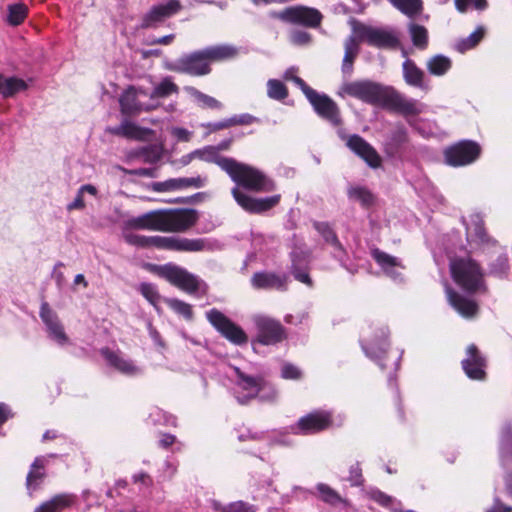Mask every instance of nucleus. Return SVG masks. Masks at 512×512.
I'll use <instances>...</instances> for the list:
<instances>
[{
    "mask_svg": "<svg viewBox=\"0 0 512 512\" xmlns=\"http://www.w3.org/2000/svg\"><path fill=\"white\" fill-rule=\"evenodd\" d=\"M194 155L198 160L216 163L237 185L245 189L254 192H271L276 188L275 182L262 171L232 158L219 156L214 146L194 150Z\"/></svg>",
    "mask_w": 512,
    "mask_h": 512,
    "instance_id": "nucleus-1",
    "label": "nucleus"
},
{
    "mask_svg": "<svg viewBox=\"0 0 512 512\" xmlns=\"http://www.w3.org/2000/svg\"><path fill=\"white\" fill-rule=\"evenodd\" d=\"M198 220L194 209H158L132 217L125 223L127 229L180 233L189 230Z\"/></svg>",
    "mask_w": 512,
    "mask_h": 512,
    "instance_id": "nucleus-2",
    "label": "nucleus"
},
{
    "mask_svg": "<svg viewBox=\"0 0 512 512\" xmlns=\"http://www.w3.org/2000/svg\"><path fill=\"white\" fill-rule=\"evenodd\" d=\"M454 282L469 293H486L488 287L480 264L471 257H458L450 262Z\"/></svg>",
    "mask_w": 512,
    "mask_h": 512,
    "instance_id": "nucleus-3",
    "label": "nucleus"
},
{
    "mask_svg": "<svg viewBox=\"0 0 512 512\" xmlns=\"http://www.w3.org/2000/svg\"><path fill=\"white\" fill-rule=\"evenodd\" d=\"M234 371L237 377L236 385L245 393L243 397L237 398L239 403L246 404L251 399L257 397L262 401H273L276 399L277 391L264 376L247 374L238 367H234Z\"/></svg>",
    "mask_w": 512,
    "mask_h": 512,
    "instance_id": "nucleus-4",
    "label": "nucleus"
},
{
    "mask_svg": "<svg viewBox=\"0 0 512 512\" xmlns=\"http://www.w3.org/2000/svg\"><path fill=\"white\" fill-rule=\"evenodd\" d=\"M353 32L359 41L379 49H395L400 44L397 33L392 30L357 24Z\"/></svg>",
    "mask_w": 512,
    "mask_h": 512,
    "instance_id": "nucleus-5",
    "label": "nucleus"
},
{
    "mask_svg": "<svg viewBox=\"0 0 512 512\" xmlns=\"http://www.w3.org/2000/svg\"><path fill=\"white\" fill-rule=\"evenodd\" d=\"M388 90L389 87H382L377 83L366 80L348 82L342 86V91L345 94L382 107Z\"/></svg>",
    "mask_w": 512,
    "mask_h": 512,
    "instance_id": "nucleus-6",
    "label": "nucleus"
},
{
    "mask_svg": "<svg viewBox=\"0 0 512 512\" xmlns=\"http://www.w3.org/2000/svg\"><path fill=\"white\" fill-rule=\"evenodd\" d=\"M154 271L160 277L188 293L196 292L202 285V282L196 276L174 264L156 266ZM203 286L206 287L204 283Z\"/></svg>",
    "mask_w": 512,
    "mask_h": 512,
    "instance_id": "nucleus-7",
    "label": "nucleus"
},
{
    "mask_svg": "<svg viewBox=\"0 0 512 512\" xmlns=\"http://www.w3.org/2000/svg\"><path fill=\"white\" fill-rule=\"evenodd\" d=\"M269 16L287 23L318 27L323 19L321 12L312 7L294 6L281 11H272Z\"/></svg>",
    "mask_w": 512,
    "mask_h": 512,
    "instance_id": "nucleus-8",
    "label": "nucleus"
},
{
    "mask_svg": "<svg viewBox=\"0 0 512 512\" xmlns=\"http://www.w3.org/2000/svg\"><path fill=\"white\" fill-rule=\"evenodd\" d=\"M149 247L180 252H199L205 250L208 245L203 239L149 236Z\"/></svg>",
    "mask_w": 512,
    "mask_h": 512,
    "instance_id": "nucleus-9",
    "label": "nucleus"
},
{
    "mask_svg": "<svg viewBox=\"0 0 512 512\" xmlns=\"http://www.w3.org/2000/svg\"><path fill=\"white\" fill-rule=\"evenodd\" d=\"M168 68L171 71L192 76H203L211 71L204 49L180 57Z\"/></svg>",
    "mask_w": 512,
    "mask_h": 512,
    "instance_id": "nucleus-10",
    "label": "nucleus"
},
{
    "mask_svg": "<svg viewBox=\"0 0 512 512\" xmlns=\"http://www.w3.org/2000/svg\"><path fill=\"white\" fill-rule=\"evenodd\" d=\"M208 321L230 342L241 345L247 342L245 332L217 309L206 313Z\"/></svg>",
    "mask_w": 512,
    "mask_h": 512,
    "instance_id": "nucleus-11",
    "label": "nucleus"
},
{
    "mask_svg": "<svg viewBox=\"0 0 512 512\" xmlns=\"http://www.w3.org/2000/svg\"><path fill=\"white\" fill-rule=\"evenodd\" d=\"M480 146L473 141H461L444 151L445 161L450 166H464L474 162L480 155Z\"/></svg>",
    "mask_w": 512,
    "mask_h": 512,
    "instance_id": "nucleus-12",
    "label": "nucleus"
},
{
    "mask_svg": "<svg viewBox=\"0 0 512 512\" xmlns=\"http://www.w3.org/2000/svg\"><path fill=\"white\" fill-rule=\"evenodd\" d=\"M257 329V341L263 345H274L286 338L285 328L279 321L257 315L253 318Z\"/></svg>",
    "mask_w": 512,
    "mask_h": 512,
    "instance_id": "nucleus-13",
    "label": "nucleus"
},
{
    "mask_svg": "<svg viewBox=\"0 0 512 512\" xmlns=\"http://www.w3.org/2000/svg\"><path fill=\"white\" fill-rule=\"evenodd\" d=\"M383 107L396 111L405 117L419 115L424 110L422 103L415 99L406 98L393 88H389Z\"/></svg>",
    "mask_w": 512,
    "mask_h": 512,
    "instance_id": "nucleus-14",
    "label": "nucleus"
},
{
    "mask_svg": "<svg viewBox=\"0 0 512 512\" xmlns=\"http://www.w3.org/2000/svg\"><path fill=\"white\" fill-rule=\"evenodd\" d=\"M305 96L321 117L327 119L334 125L341 123L339 109L331 98L325 94H319L312 88L307 90Z\"/></svg>",
    "mask_w": 512,
    "mask_h": 512,
    "instance_id": "nucleus-15",
    "label": "nucleus"
},
{
    "mask_svg": "<svg viewBox=\"0 0 512 512\" xmlns=\"http://www.w3.org/2000/svg\"><path fill=\"white\" fill-rule=\"evenodd\" d=\"M235 201L244 210L250 213H262L275 207L281 199V195H273L265 198H253L242 192L238 187L232 189Z\"/></svg>",
    "mask_w": 512,
    "mask_h": 512,
    "instance_id": "nucleus-16",
    "label": "nucleus"
},
{
    "mask_svg": "<svg viewBox=\"0 0 512 512\" xmlns=\"http://www.w3.org/2000/svg\"><path fill=\"white\" fill-rule=\"evenodd\" d=\"M182 8L179 0H169L166 3L154 5L142 17V28H154L162 23L166 18L178 13Z\"/></svg>",
    "mask_w": 512,
    "mask_h": 512,
    "instance_id": "nucleus-17",
    "label": "nucleus"
},
{
    "mask_svg": "<svg viewBox=\"0 0 512 512\" xmlns=\"http://www.w3.org/2000/svg\"><path fill=\"white\" fill-rule=\"evenodd\" d=\"M40 318L44 322L48 335L59 345L68 343L69 338L64 331L57 314L50 308L47 302H43L40 307Z\"/></svg>",
    "mask_w": 512,
    "mask_h": 512,
    "instance_id": "nucleus-18",
    "label": "nucleus"
},
{
    "mask_svg": "<svg viewBox=\"0 0 512 512\" xmlns=\"http://www.w3.org/2000/svg\"><path fill=\"white\" fill-rule=\"evenodd\" d=\"M346 145L370 167L378 168L381 165V157L377 151L359 135H351L346 139Z\"/></svg>",
    "mask_w": 512,
    "mask_h": 512,
    "instance_id": "nucleus-19",
    "label": "nucleus"
},
{
    "mask_svg": "<svg viewBox=\"0 0 512 512\" xmlns=\"http://www.w3.org/2000/svg\"><path fill=\"white\" fill-rule=\"evenodd\" d=\"M332 423L331 414L325 411H316L302 417L297 424L303 434H313L330 427Z\"/></svg>",
    "mask_w": 512,
    "mask_h": 512,
    "instance_id": "nucleus-20",
    "label": "nucleus"
},
{
    "mask_svg": "<svg viewBox=\"0 0 512 512\" xmlns=\"http://www.w3.org/2000/svg\"><path fill=\"white\" fill-rule=\"evenodd\" d=\"M462 366L471 379L482 380L485 377V359L479 354L475 345L467 348V357L462 361Z\"/></svg>",
    "mask_w": 512,
    "mask_h": 512,
    "instance_id": "nucleus-21",
    "label": "nucleus"
},
{
    "mask_svg": "<svg viewBox=\"0 0 512 512\" xmlns=\"http://www.w3.org/2000/svg\"><path fill=\"white\" fill-rule=\"evenodd\" d=\"M402 55L405 57V61L402 64L403 78L409 86L417 87L420 89H426L425 73L420 69L416 63L407 58L406 50H402Z\"/></svg>",
    "mask_w": 512,
    "mask_h": 512,
    "instance_id": "nucleus-22",
    "label": "nucleus"
},
{
    "mask_svg": "<svg viewBox=\"0 0 512 512\" xmlns=\"http://www.w3.org/2000/svg\"><path fill=\"white\" fill-rule=\"evenodd\" d=\"M108 132L114 135L142 141L148 140L153 135V131L151 129L140 127L127 120L123 121L117 127L109 128Z\"/></svg>",
    "mask_w": 512,
    "mask_h": 512,
    "instance_id": "nucleus-23",
    "label": "nucleus"
},
{
    "mask_svg": "<svg viewBox=\"0 0 512 512\" xmlns=\"http://www.w3.org/2000/svg\"><path fill=\"white\" fill-rule=\"evenodd\" d=\"M446 294L451 306L457 310L463 317H473L478 312L477 303L455 292L450 287H446Z\"/></svg>",
    "mask_w": 512,
    "mask_h": 512,
    "instance_id": "nucleus-24",
    "label": "nucleus"
},
{
    "mask_svg": "<svg viewBox=\"0 0 512 512\" xmlns=\"http://www.w3.org/2000/svg\"><path fill=\"white\" fill-rule=\"evenodd\" d=\"M140 95H146V92L142 89L129 87L120 98V106L122 113L134 114L139 113L143 110H149L150 107H146L138 101V97Z\"/></svg>",
    "mask_w": 512,
    "mask_h": 512,
    "instance_id": "nucleus-25",
    "label": "nucleus"
},
{
    "mask_svg": "<svg viewBox=\"0 0 512 512\" xmlns=\"http://www.w3.org/2000/svg\"><path fill=\"white\" fill-rule=\"evenodd\" d=\"M286 281V276L271 272H258L251 278L253 287L257 289H284Z\"/></svg>",
    "mask_w": 512,
    "mask_h": 512,
    "instance_id": "nucleus-26",
    "label": "nucleus"
},
{
    "mask_svg": "<svg viewBox=\"0 0 512 512\" xmlns=\"http://www.w3.org/2000/svg\"><path fill=\"white\" fill-rule=\"evenodd\" d=\"M74 500L75 497L72 494H57L35 508L34 512H62L69 508Z\"/></svg>",
    "mask_w": 512,
    "mask_h": 512,
    "instance_id": "nucleus-27",
    "label": "nucleus"
},
{
    "mask_svg": "<svg viewBox=\"0 0 512 512\" xmlns=\"http://www.w3.org/2000/svg\"><path fill=\"white\" fill-rule=\"evenodd\" d=\"M102 355L105 357L107 362L116 368L121 373L127 375H135L140 370L130 360L125 359L121 354L110 351L109 349L102 350Z\"/></svg>",
    "mask_w": 512,
    "mask_h": 512,
    "instance_id": "nucleus-28",
    "label": "nucleus"
},
{
    "mask_svg": "<svg viewBox=\"0 0 512 512\" xmlns=\"http://www.w3.org/2000/svg\"><path fill=\"white\" fill-rule=\"evenodd\" d=\"M209 63L214 61H224L237 56L238 49L232 45H217L204 49Z\"/></svg>",
    "mask_w": 512,
    "mask_h": 512,
    "instance_id": "nucleus-29",
    "label": "nucleus"
},
{
    "mask_svg": "<svg viewBox=\"0 0 512 512\" xmlns=\"http://www.w3.org/2000/svg\"><path fill=\"white\" fill-rule=\"evenodd\" d=\"M372 255L376 262L385 270V272L393 278L398 276V273H396L395 270L397 268H403L397 258L378 249L374 250Z\"/></svg>",
    "mask_w": 512,
    "mask_h": 512,
    "instance_id": "nucleus-30",
    "label": "nucleus"
},
{
    "mask_svg": "<svg viewBox=\"0 0 512 512\" xmlns=\"http://www.w3.org/2000/svg\"><path fill=\"white\" fill-rule=\"evenodd\" d=\"M45 464V459L42 457L36 458L32 463L31 469L26 479V485L29 490L36 489L39 486L40 482L45 477Z\"/></svg>",
    "mask_w": 512,
    "mask_h": 512,
    "instance_id": "nucleus-31",
    "label": "nucleus"
},
{
    "mask_svg": "<svg viewBox=\"0 0 512 512\" xmlns=\"http://www.w3.org/2000/svg\"><path fill=\"white\" fill-rule=\"evenodd\" d=\"M451 66V59L441 54L434 55L429 58L426 64L429 73L435 76H442L446 74Z\"/></svg>",
    "mask_w": 512,
    "mask_h": 512,
    "instance_id": "nucleus-32",
    "label": "nucleus"
},
{
    "mask_svg": "<svg viewBox=\"0 0 512 512\" xmlns=\"http://www.w3.org/2000/svg\"><path fill=\"white\" fill-rule=\"evenodd\" d=\"M408 31L413 45L419 50H425L428 47L429 35L428 30L419 24L410 23Z\"/></svg>",
    "mask_w": 512,
    "mask_h": 512,
    "instance_id": "nucleus-33",
    "label": "nucleus"
},
{
    "mask_svg": "<svg viewBox=\"0 0 512 512\" xmlns=\"http://www.w3.org/2000/svg\"><path fill=\"white\" fill-rule=\"evenodd\" d=\"M28 15V7L24 3H13L7 6L6 22L11 26H18L24 22Z\"/></svg>",
    "mask_w": 512,
    "mask_h": 512,
    "instance_id": "nucleus-34",
    "label": "nucleus"
},
{
    "mask_svg": "<svg viewBox=\"0 0 512 512\" xmlns=\"http://www.w3.org/2000/svg\"><path fill=\"white\" fill-rule=\"evenodd\" d=\"M389 2L410 18L419 15L423 10L422 0H389Z\"/></svg>",
    "mask_w": 512,
    "mask_h": 512,
    "instance_id": "nucleus-35",
    "label": "nucleus"
},
{
    "mask_svg": "<svg viewBox=\"0 0 512 512\" xmlns=\"http://www.w3.org/2000/svg\"><path fill=\"white\" fill-rule=\"evenodd\" d=\"M178 91L179 88L172 81V79L170 77H165L154 87L152 93L150 94V98H165L171 94H177Z\"/></svg>",
    "mask_w": 512,
    "mask_h": 512,
    "instance_id": "nucleus-36",
    "label": "nucleus"
},
{
    "mask_svg": "<svg viewBox=\"0 0 512 512\" xmlns=\"http://www.w3.org/2000/svg\"><path fill=\"white\" fill-rule=\"evenodd\" d=\"M27 88V84L19 78L10 77V78H4L3 77V85H2V91L1 95L5 98L12 97L17 92L23 91Z\"/></svg>",
    "mask_w": 512,
    "mask_h": 512,
    "instance_id": "nucleus-37",
    "label": "nucleus"
},
{
    "mask_svg": "<svg viewBox=\"0 0 512 512\" xmlns=\"http://www.w3.org/2000/svg\"><path fill=\"white\" fill-rule=\"evenodd\" d=\"M185 90L195 98L201 107L211 109H220L222 107V104L217 99L198 91L194 87H186Z\"/></svg>",
    "mask_w": 512,
    "mask_h": 512,
    "instance_id": "nucleus-38",
    "label": "nucleus"
},
{
    "mask_svg": "<svg viewBox=\"0 0 512 512\" xmlns=\"http://www.w3.org/2000/svg\"><path fill=\"white\" fill-rule=\"evenodd\" d=\"M348 196L350 199L360 202L365 207L372 205L374 202L372 193L368 189L360 186L351 187L348 190Z\"/></svg>",
    "mask_w": 512,
    "mask_h": 512,
    "instance_id": "nucleus-39",
    "label": "nucleus"
},
{
    "mask_svg": "<svg viewBox=\"0 0 512 512\" xmlns=\"http://www.w3.org/2000/svg\"><path fill=\"white\" fill-rule=\"evenodd\" d=\"M267 95L274 100H283L288 96V90L281 81L270 79L267 82Z\"/></svg>",
    "mask_w": 512,
    "mask_h": 512,
    "instance_id": "nucleus-40",
    "label": "nucleus"
},
{
    "mask_svg": "<svg viewBox=\"0 0 512 512\" xmlns=\"http://www.w3.org/2000/svg\"><path fill=\"white\" fill-rule=\"evenodd\" d=\"M484 29L478 28L471 33L467 38L460 40L456 44V49L460 52H465L475 47L483 38Z\"/></svg>",
    "mask_w": 512,
    "mask_h": 512,
    "instance_id": "nucleus-41",
    "label": "nucleus"
},
{
    "mask_svg": "<svg viewBox=\"0 0 512 512\" xmlns=\"http://www.w3.org/2000/svg\"><path fill=\"white\" fill-rule=\"evenodd\" d=\"M316 489L319 493L320 499L323 500L324 502L332 505L342 502V498L340 497V495L330 486L323 483H319L316 486Z\"/></svg>",
    "mask_w": 512,
    "mask_h": 512,
    "instance_id": "nucleus-42",
    "label": "nucleus"
},
{
    "mask_svg": "<svg viewBox=\"0 0 512 512\" xmlns=\"http://www.w3.org/2000/svg\"><path fill=\"white\" fill-rule=\"evenodd\" d=\"M167 305L179 315H182L187 320L193 318L192 306L186 302L178 299H167Z\"/></svg>",
    "mask_w": 512,
    "mask_h": 512,
    "instance_id": "nucleus-43",
    "label": "nucleus"
},
{
    "mask_svg": "<svg viewBox=\"0 0 512 512\" xmlns=\"http://www.w3.org/2000/svg\"><path fill=\"white\" fill-rule=\"evenodd\" d=\"M151 189L159 193L180 191V178H172L161 182H154L151 184Z\"/></svg>",
    "mask_w": 512,
    "mask_h": 512,
    "instance_id": "nucleus-44",
    "label": "nucleus"
},
{
    "mask_svg": "<svg viewBox=\"0 0 512 512\" xmlns=\"http://www.w3.org/2000/svg\"><path fill=\"white\" fill-rule=\"evenodd\" d=\"M314 227L324 237L326 242L332 244L333 246L341 248V244L339 243L335 233L327 223L317 222L314 224Z\"/></svg>",
    "mask_w": 512,
    "mask_h": 512,
    "instance_id": "nucleus-45",
    "label": "nucleus"
},
{
    "mask_svg": "<svg viewBox=\"0 0 512 512\" xmlns=\"http://www.w3.org/2000/svg\"><path fill=\"white\" fill-rule=\"evenodd\" d=\"M257 507L244 501H235L222 507L221 512H256Z\"/></svg>",
    "mask_w": 512,
    "mask_h": 512,
    "instance_id": "nucleus-46",
    "label": "nucleus"
},
{
    "mask_svg": "<svg viewBox=\"0 0 512 512\" xmlns=\"http://www.w3.org/2000/svg\"><path fill=\"white\" fill-rule=\"evenodd\" d=\"M141 294L153 305L157 306L160 295L156 290V287L150 283H142L139 287Z\"/></svg>",
    "mask_w": 512,
    "mask_h": 512,
    "instance_id": "nucleus-47",
    "label": "nucleus"
},
{
    "mask_svg": "<svg viewBox=\"0 0 512 512\" xmlns=\"http://www.w3.org/2000/svg\"><path fill=\"white\" fill-rule=\"evenodd\" d=\"M509 270V259L507 256H500L496 259V261L491 265L490 272L491 274L497 275L499 277L505 276Z\"/></svg>",
    "mask_w": 512,
    "mask_h": 512,
    "instance_id": "nucleus-48",
    "label": "nucleus"
},
{
    "mask_svg": "<svg viewBox=\"0 0 512 512\" xmlns=\"http://www.w3.org/2000/svg\"><path fill=\"white\" fill-rule=\"evenodd\" d=\"M207 179L202 176H196V177H181L180 178V184H181V190H185L188 188H202L205 186Z\"/></svg>",
    "mask_w": 512,
    "mask_h": 512,
    "instance_id": "nucleus-49",
    "label": "nucleus"
},
{
    "mask_svg": "<svg viewBox=\"0 0 512 512\" xmlns=\"http://www.w3.org/2000/svg\"><path fill=\"white\" fill-rule=\"evenodd\" d=\"M124 239L127 243L142 248H149V236H142L133 232H125Z\"/></svg>",
    "mask_w": 512,
    "mask_h": 512,
    "instance_id": "nucleus-50",
    "label": "nucleus"
},
{
    "mask_svg": "<svg viewBox=\"0 0 512 512\" xmlns=\"http://www.w3.org/2000/svg\"><path fill=\"white\" fill-rule=\"evenodd\" d=\"M297 69L294 67H291L287 69L284 73V79L287 81L294 82L295 85H297L302 92L305 94L307 90L310 88L300 77L296 75Z\"/></svg>",
    "mask_w": 512,
    "mask_h": 512,
    "instance_id": "nucleus-51",
    "label": "nucleus"
},
{
    "mask_svg": "<svg viewBox=\"0 0 512 512\" xmlns=\"http://www.w3.org/2000/svg\"><path fill=\"white\" fill-rule=\"evenodd\" d=\"M290 41L298 46L307 45L311 41V35L305 31L295 30L290 35Z\"/></svg>",
    "mask_w": 512,
    "mask_h": 512,
    "instance_id": "nucleus-52",
    "label": "nucleus"
},
{
    "mask_svg": "<svg viewBox=\"0 0 512 512\" xmlns=\"http://www.w3.org/2000/svg\"><path fill=\"white\" fill-rule=\"evenodd\" d=\"M370 498L376 501L378 504H380L383 507H390L393 508L392 505L395 503V500L389 496L384 494L381 491H372L370 493Z\"/></svg>",
    "mask_w": 512,
    "mask_h": 512,
    "instance_id": "nucleus-53",
    "label": "nucleus"
},
{
    "mask_svg": "<svg viewBox=\"0 0 512 512\" xmlns=\"http://www.w3.org/2000/svg\"><path fill=\"white\" fill-rule=\"evenodd\" d=\"M281 376L284 379L296 380L301 377V371L299 370L298 367H296L292 364L286 363L282 366Z\"/></svg>",
    "mask_w": 512,
    "mask_h": 512,
    "instance_id": "nucleus-54",
    "label": "nucleus"
},
{
    "mask_svg": "<svg viewBox=\"0 0 512 512\" xmlns=\"http://www.w3.org/2000/svg\"><path fill=\"white\" fill-rule=\"evenodd\" d=\"M171 134L178 141L189 142L192 138L193 133L185 128H182V127H173L171 129Z\"/></svg>",
    "mask_w": 512,
    "mask_h": 512,
    "instance_id": "nucleus-55",
    "label": "nucleus"
},
{
    "mask_svg": "<svg viewBox=\"0 0 512 512\" xmlns=\"http://www.w3.org/2000/svg\"><path fill=\"white\" fill-rule=\"evenodd\" d=\"M231 127L236 125H249L256 121V118L250 114L236 115L229 118Z\"/></svg>",
    "mask_w": 512,
    "mask_h": 512,
    "instance_id": "nucleus-56",
    "label": "nucleus"
},
{
    "mask_svg": "<svg viewBox=\"0 0 512 512\" xmlns=\"http://www.w3.org/2000/svg\"><path fill=\"white\" fill-rule=\"evenodd\" d=\"M375 344H371L370 346H366V345H362L365 353L374 358V357H378L379 356V353H384L386 351V347H387V343L385 341V339H383L379 345H378V348H377V351L375 350Z\"/></svg>",
    "mask_w": 512,
    "mask_h": 512,
    "instance_id": "nucleus-57",
    "label": "nucleus"
},
{
    "mask_svg": "<svg viewBox=\"0 0 512 512\" xmlns=\"http://www.w3.org/2000/svg\"><path fill=\"white\" fill-rule=\"evenodd\" d=\"M359 42L356 34L350 36L344 43L345 52L357 56L359 53Z\"/></svg>",
    "mask_w": 512,
    "mask_h": 512,
    "instance_id": "nucleus-58",
    "label": "nucleus"
},
{
    "mask_svg": "<svg viewBox=\"0 0 512 512\" xmlns=\"http://www.w3.org/2000/svg\"><path fill=\"white\" fill-rule=\"evenodd\" d=\"M131 175L154 178L157 176V170L155 168H139L128 171Z\"/></svg>",
    "mask_w": 512,
    "mask_h": 512,
    "instance_id": "nucleus-59",
    "label": "nucleus"
},
{
    "mask_svg": "<svg viewBox=\"0 0 512 512\" xmlns=\"http://www.w3.org/2000/svg\"><path fill=\"white\" fill-rule=\"evenodd\" d=\"M174 39H175V35L174 34H169V35H165L163 37L153 38L151 40H148L147 44L148 45H156V44H159V45H169V44H171L173 42Z\"/></svg>",
    "mask_w": 512,
    "mask_h": 512,
    "instance_id": "nucleus-60",
    "label": "nucleus"
},
{
    "mask_svg": "<svg viewBox=\"0 0 512 512\" xmlns=\"http://www.w3.org/2000/svg\"><path fill=\"white\" fill-rule=\"evenodd\" d=\"M355 58H356L355 55L345 52L344 58H343V66H342L344 73H350L352 71L353 62H354Z\"/></svg>",
    "mask_w": 512,
    "mask_h": 512,
    "instance_id": "nucleus-61",
    "label": "nucleus"
},
{
    "mask_svg": "<svg viewBox=\"0 0 512 512\" xmlns=\"http://www.w3.org/2000/svg\"><path fill=\"white\" fill-rule=\"evenodd\" d=\"M85 207V203L83 200V194L80 190H78L77 196L68 206V210H76V209H83Z\"/></svg>",
    "mask_w": 512,
    "mask_h": 512,
    "instance_id": "nucleus-62",
    "label": "nucleus"
},
{
    "mask_svg": "<svg viewBox=\"0 0 512 512\" xmlns=\"http://www.w3.org/2000/svg\"><path fill=\"white\" fill-rule=\"evenodd\" d=\"M206 127L209 128L211 131H218V130H222V129L231 127V124H230V120L226 119V120L216 122V123H209L206 125Z\"/></svg>",
    "mask_w": 512,
    "mask_h": 512,
    "instance_id": "nucleus-63",
    "label": "nucleus"
},
{
    "mask_svg": "<svg viewBox=\"0 0 512 512\" xmlns=\"http://www.w3.org/2000/svg\"><path fill=\"white\" fill-rule=\"evenodd\" d=\"M12 417L11 409L4 403H0V425Z\"/></svg>",
    "mask_w": 512,
    "mask_h": 512,
    "instance_id": "nucleus-64",
    "label": "nucleus"
}]
</instances>
